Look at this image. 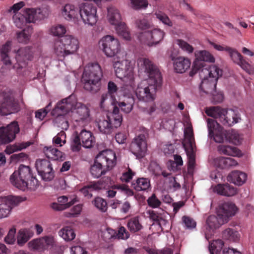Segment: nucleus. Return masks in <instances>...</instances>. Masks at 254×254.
<instances>
[{
	"label": "nucleus",
	"mask_w": 254,
	"mask_h": 254,
	"mask_svg": "<svg viewBox=\"0 0 254 254\" xmlns=\"http://www.w3.org/2000/svg\"><path fill=\"white\" fill-rule=\"evenodd\" d=\"M137 66L139 74L146 76L148 78L135 86L133 70L132 80L127 78H120L128 83L125 85V93L127 94L129 91L132 93V96L134 94L138 100L144 102L153 101L156 98L157 88L161 84V72L157 66L146 58H139L137 60Z\"/></svg>",
	"instance_id": "nucleus-1"
},
{
	"label": "nucleus",
	"mask_w": 254,
	"mask_h": 254,
	"mask_svg": "<svg viewBox=\"0 0 254 254\" xmlns=\"http://www.w3.org/2000/svg\"><path fill=\"white\" fill-rule=\"evenodd\" d=\"M51 114L52 116L56 117L54 121L55 126L64 130H67L69 127L68 121L64 117L65 115L70 114L71 121L75 127H84L91 120L89 109L78 102L74 94L58 102Z\"/></svg>",
	"instance_id": "nucleus-2"
},
{
	"label": "nucleus",
	"mask_w": 254,
	"mask_h": 254,
	"mask_svg": "<svg viewBox=\"0 0 254 254\" xmlns=\"http://www.w3.org/2000/svg\"><path fill=\"white\" fill-rule=\"evenodd\" d=\"M98 46L107 57H115L113 66L118 78L132 80L134 62L128 59L127 53L122 51L118 39L113 35H105L99 40Z\"/></svg>",
	"instance_id": "nucleus-3"
},
{
	"label": "nucleus",
	"mask_w": 254,
	"mask_h": 254,
	"mask_svg": "<svg viewBox=\"0 0 254 254\" xmlns=\"http://www.w3.org/2000/svg\"><path fill=\"white\" fill-rule=\"evenodd\" d=\"M66 27L62 24L52 26L48 30L49 34L61 38L55 41L53 46V54L59 61H63L69 55L74 54L79 49V41L75 36L67 34Z\"/></svg>",
	"instance_id": "nucleus-4"
},
{
	"label": "nucleus",
	"mask_w": 254,
	"mask_h": 254,
	"mask_svg": "<svg viewBox=\"0 0 254 254\" xmlns=\"http://www.w3.org/2000/svg\"><path fill=\"white\" fill-rule=\"evenodd\" d=\"M237 211V208L234 203L225 202L220 205L217 210V216L210 215L206 219V226L203 230L206 239L208 241L215 230L227 223Z\"/></svg>",
	"instance_id": "nucleus-5"
},
{
	"label": "nucleus",
	"mask_w": 254,
	"mask_h": 254,
	"mask_svg": "<svg viewBox=\"0 0 254 254\" xmlns=\"http://www.w3.org/2000/svg\"><path fill=\"white\" fill-rule=\"evenodd\" d=\"M222 75V70L216 65L210 66L209 68H203L199 72V76L202 79L200 90L206 94H211L217 103L222 102L223 99L221 93L215 95L217 81Z\"/></svg>",
	"instance_id": "nucleus-6"
},
{
	"label": "nucleus",
	"mask_w": 254,
	"mask_h": 254,
	"mask_svg": "<svg viewBox=\"0 0 254 254\" xmlns=\"http://www.w3.org/2000/svg\"><path fill=\"white\" fill-rule=\"evenodd\" d=\"M117 164L115 153L111 150L101 151L96 156L90 167V173L94 178H99L112 170Z\"/></svg>",
	"instance_id": "nucleus-7"
},
{
	"label": "nucleus",
	"mask_w": 254,
	"mask_h": 254,
	"mask_svg": "<svg viewBox=\"0 0 254 254\" xmlns=\"http://www.w3.org/2000/svg\"><path fill=\"white\" fill-rule=\"evenodd\" d=\"M102 77V72L99 64L97 63L88 64L85 67L82 76L84 89L92 92L97 91Z\"/></svg>",
	"instance_id": "nucleus-8"
},
{
	"label": "nucleus",
	"mask_w": 254,
	"mask_h": 254,
	"mask_svg": "<svg viewBox=\"0 0 254 254\" xmlns=\"http://www.w3.org/2000/svg\"><path fill=\"white\" fill-rule=\"evenodd\" d=\"M207 116L218 120L224 126H232L241 120L240 115L238 111L227 110L219 106L206 108L205 110Z\"/></svg>",
	"instance_id": "nucleus-9"
},
{
	"label": "nucleus",
	"mask_w": 254,
	"mask_h": 254,
	"mask_svg": "<svg viewBox=\"0 0 254 254\" xmlns=\"http://www.w3.org/2000/svg\"><path fill=\"white\" fill-rule=\"evenodd\" d=\"M187 127L184 129V139L183 145L188 158V170L192 172L194 169L195 159V145L191 125L187 122Z\"/></svg>",
	"instance_id": "nucleus-10"
},
{
	"label": "nucleus",
	"mask_w": 254,
	"mask_h": 254,
	"mask_svg": "<svg viewBox=\"0 0 254 254\" xmlns=\"http://www.w3.org/2000/svg\"><path fill=\"white\" fill-rule=\"evenodd\" d=\"M78 15L83 23L88 26L95 25L98 20L97 8L93 3L82 1L78 4Z\"/></svg>",
	"instance_id": "nucleus-11"
},
{
	"label": "nucleus",
	"mask_w": 254,
	"mask_h": 254,
	"mask_svg": "<svg viewBox=\"0 0 254 254\" xmlns=\"http://www.w3.org/2000/svg\"><path fill=\"white\" fill-rule=\"evenodd\" d=\"M19 107L12 93L9 91L0 92V115L7 116L17 112Z\"/></svg>",
	"instance_id": "nucleus-12"
},
{
	"label": "nucleus",
	"mask_w": 254,
	"mask_h": 254,
	"mask_svg": "<svg viewBox=\"0 0 254 254\" xmlns=\"http://www.w3.org/2000/svg\"><path fill=\"white\" fill-rule=\"evenodd\" d=\"M31 168L28 166L20 165L17 170L15 171L10 177V182L15 187L25 190L26 189V181L32 177Z\"/></svg>",
	"instance_id": "nucleus-13"
},
{
	"label": "nucleus",
	"mask_w": 254,
	"mask_h": 254,
	"mask_svg": "<svg viewBox=\"0 0 254 254\" xmlns=\"http://www.w3.org/2000/svg\"><path fill=\"white\" fill-rule=\"evenodd\" d=\"M165 33L159 28L142 32L138 35V39L142 44L149 47L155 46L163 39Z\"/></svg>",
	"instance_id": "nucleus-14"
},
{
	"label": "nucleus",
	"mask_w": 254,
	"mask_h": 254,
	"mask_svg": "<svg viewBox=\"0 0 254 254\" xmlns=\"http://www.w3.org/2000/svg\"><path fill=\"white\" fill-rule=\"evenodd\" d=\"M207 127L208 130V135L213 138L214 140L217 143H222L227 141L228 131L225 130L214 120L207 119Z\"/></svg>",
	"instance_id": "nucleus-15"
},
{
	"label": "nucleus",
	"mask_w": 254,
	"mask_h": 254,
	"mask_svg": "<svg viewBox=\"0 0 254 254\" xmlns=\"http://www.w3.org/2000/svg\"><path fill=\"white\" fill-rule=\"evenodd\" d=\"M25 200L18 196L8 195L2 197L0 203V219L7 217L12 209Z\"/></svg>",
	"instance_id": "nucleus-16"
},
{
	"label": "nucleus",
	"mask_w": 254,
	"mask_h": 254,
	"mask_svg": "<svg viewBox=\"0 0 254 254\" xmlns=\"http://www.w3.org/2000/svg\"><path fill=\"white\" fill-rule=\"evenodd\" d=\"M195 59L193 62L192 70L190 72V75L192 76L197 71H201L203 68H209L205 67L206 64L205 62L214 63L215 58L208 51L206 50L198 51L195 52Z\"/></svg>",
	"instance_id": "nucleus-17"
},
{
	"label": "nucleus",
	"mask_w": 254,
	"mask_h": 254,
	"mask_svg": "<svg viewBox=\"0 0 254 254\" xmlns=\"http://www.w3.org/2000/svg\"><path fill=\"white\" fill-rule=\"evenodd\" d=\"M20 131L17 122H12L6 127H0V145L8 144L16 137Z\"/></svg>",
	"instance_id": "nucleus-18"
},
{
	"label": "nucleus",
	"mask_w": 254,
	"mask_h": 254,
	"mask_svg": "<svg viewBox=\"0 0 254 254\" xmlns=\"http://www.w3.org/2000/svg\"><path fill=\"white\" fill-rule=\"evenodd\" d=\"M55 245L54 237L49 235L30 241L27 244V246L30 250L42 252L54 247Z\"/></svg>",
	"instance_id": "nucleus-19"
},
{
	"label": "nucleus",
	"mask_w": 254,
	"mask_h": 254,
	"mask_svg": "<svg viewBox=\"0 0 254 254\" xmlns=\"http://www.w3.org/2000/svg\"><path fill=\"white\" fill-rule=\"evenodd\" d=\"M35 166L38 174L45 181H50L54 178V171L50 161L47 159H38Z\"/></svg>",
	"instance_id": "nucleus-20"
},
{
	"label": "nucleus",
	"mask_w": 254,
	"mask_h": 254,
	"mask_svg": "<svg viewBox=\"0 0 254 254\" xmlns=\"http://www.w3.org/2000/svg\"><path fill=\"white\" fill-rule=\"evenodd\" d=\"M147 147L145 135L140 134L134 138L130 145V150L136 157L142 158L146 154Z\"/></svg>",
	"instance_id": "nucleus-21"
},
{
	"label": "nucleus",
	"mask_w": 254,
	"mask_h": 254,
	"mask_svg": "<svg viewBox=\"0 0 254 254\" xmlns=\"http://www.w3.org/2000/svg\"><path fill=\"white\" fill-rule=\"evenodd\" d=\"M17 63L13 66L14 68L18 70L25 67L28 61L31 60L32 55L29 47H22L17 51H14Z\"/></svg>",
	"instance_id": "nucleus-22"
},
{
	"label": "nucleus",
	"mask_w": 254,
	"mask_h": 254,
	"mask_svg": "<svg viewBox=\"0 0 254 254\" xmlns=\"http://www.w3.org/2000/svg\"><path fill=\"white\" fill-rule=\"evenodd\" d=\"M111 119L108 116L98 123V128L101 132L106 134H109L113 132L115 128L121 126V118Z\"/></svg>",
	"instance_id": "nucleus-23"
},
{
	"label": "nucleus",
	"mask_w": 254,
	"mask_h": 254,
	"mask_svg": "<svg viewBox=\"0 0 254 254\" xmlns=\"http://www.w3.org/2000/svg\"><path fill=\"white\" fill-rule=\"evenodd\" d=\"M227 52L232 60L247 73L251 74L254 72L253 66L244 60L241 54L236 49L230 47Z\"/></svg>",
	"instance_id": "nucleus-24"
},
{
	"label": "nucleus",
	"mask_w": 254,
	"mask_h": 254,
	"mask_svg": "<svg viewBox=\"0 0 254 254\" xmlns=\"http://www.w3.org/2000/svg\"><path fill=\"white\" fill-rule=\"evenodd\" d=\"M78 6L69 3L64 4L61 10V15L65 20L74 23L78 21Z\"/></svg>",
	"instance_id": "nucleus-25"
},
{
	"label": "nucleus",
	"mask_w": 254,
	"mask_h": 254,
	"mask_svg": "<svg viewBox=\"0 0 254 254\" xmlns=\"http://www.w3.org/2000/svg\"><path fill=\"white\" fill-rule=\"evenodd\" d=\"M28 23H36L46 17V11L40 8H27L24 9Z\"/></svg>",
	"instance_id": "nucleus-26"
},
{
	"label": "nucleus",
	"mask_w": 254,
	"mask_h": 254,
	"mask_svg": "<svg viewBox=\"0 0 254 254\" xmlns=\"http://www.w3.org/2000/svg\"><path fill=\"white\" fill-rule=\"evenodd\" d=\"M125 86L123 87L124 98L122 101H119L118 106L121 110L125 113L128 114L130 113L132 109L134 104L133 96H132V93L128 91V94L125 93Z\"/></svg>",
	"instance_id": "nucleus-27"
},
{
	"label": "nucleus",
	"mask_w": 254,
	"mask_h": 254,
	"mask_svg": "<svg viewBox=\"0 0 254 254\" xmlns=\"http://www.w3.org/2000/svg\"><path fill=\"white\" fill-rule=\"evenodd\" d=\"M43 151L47 158L53 160L63 161L65 159V155L64 152L51 146L44 147Z\"/></svg>",
	"instance_id": "nucleus-28"
},
{
	"label": "nucleus",
	"mask_w": 254,
	"mask_h": 254,
	"mask_svg": "<svg viewBox=\"0 0 254 254\" xmlns=\"http://www.w3.org/2000/svg\"><path fill=\"white\" fill-rule=\"evenodd\" d=\"M247 180V174L238 170L232 171L227 177V180L229 182L238 186L244 184Z\"/></svg>",
	"instance_id": "nucleus-29"
},
{
	"label": "nucleus",
	"mask_w": 254,
	"mask_h": 254,
	"mask_svg": "<svg viewBox=\"0 0 254 254\" xmlns=\"http://www.w3.org/2000/svg\"><path fill=\"white\" fill-rule=\"evenodd\" d=\"M190 61L188 58L179 57L174 60V68L177 73L185 72L190 68Z\"/></svg>",
	"instance_id": "nucleus-30"
},
{
	"label": "nucleus",
	"mask_w": 254,
	"mask_h": 254,
	"mask_svg": "<svg viewBox=\"0 0 254 254\" xmlns=\"http://www.w3.org/2000/svg\"><path fill=\"white\" fill-rule=\"evenodd\" d=\"M107 19L108 22L114 26L123 21L120 11L113 6L107 8Z\"/></svg>",
	"instance_id": "nucleus-31"
},
{
	"label": "nucleus",
	"mask_w": 254,
	"mask_h": 254,
	"mask_svg": "<svg viewBox=\"0 0 254 254\" xmlns=\"http://www.w3.org/2000/svg\"><path fill=\"white\" fill-rule=\"evenodd\" d=\"M34 236V232L29 228L20 229L17 234L16 242L20 246H23Z\"/></svg>",
	"instance_id": "nucleus-32"
},
{
	"label": "nucleus",
	"mask_w": 254,
	"mask_h": 254,
	"mask_svg": "<svg viewBox=\"0 0 254 254\" xmlns=\"http://www.w3.org/2000/svg\"><path fill=\"white\" fill-rule=\"evenodd\" d=\"M213 162L216 167L222 169L234 167L238 165L235 159L230 157H218L215 158Z\"/></svg>",
	"instance_id": "nucleus-33"
},
{
	"label": "nucleus",
	"mask_w": 254,
	"mask_h": 254,
	"mask_svg": "<svg viewBox=\"0 0 254 254\" xmlns=\"http://www.w3.org/2000/svg\"><path fill=\"white\" fill-rule=\"evenodd\" d=\"M117 91L118 87L116 84L113 81H109L108 83V93L102 95L101 105L103 106V104L108 99L110 100H112V103L115 104Z\"/></svg>",
	"instance_id": "nucleus-34"
},
{
	"label": "nucleus",
	"mask_w": 254,
	"mask_h": 254,
	"mask_svg": "<svg viewBox=\"0 0 254 254\" xmlns=\"http://www.w3.org/2000/svg\"><path fill=\"white\" fill-rule=\"evenodd\" d=\"M77 136L82 142L84 147L90 148L93 146L95 142V139L90 131L82 129Z\"/></svg>",
	"instance_id": "nucleus-35"
},
{
	"label": "nucleus",
	"mask_w": 254,
	"mask_h": 254,
	"mask_svg": "<svg viewBox=\"0 0 254 254\" xmlns=\"http://www.w3.org/2000/svg\"><path fill=\"white\" fill-rule=\"evenodd\" d=\"M32 33L33 30L31 27L25 28L20 31H17L15 34L16 40L19 43L27 44L30 41Z\"/></svg>",
	"instance_id": "nucleus-36"
},
{
	"label": "nucleus",
	"mask_w": 254,
	"mask_h": 254,
	"mask_svg": "<svg viewBox=\"0 0 254 254\" xmlns=\"http://www.w3.org/2000/svg\"><path fill=\"white\" fill-rule=\"evenodd\" d=\"M218 151L222 154L237 157L242 156V152L237 147L230 145H220L218 147Z\"/></svg>",
	"instance_id": "nucleus-37"
},
{
	"label": "nucleus",
	"mask_w": 254,
	"mask_h": 254,
	"mask_svg": "<svg viewBox=\"0 0 254 254\" xmlns=\"http://www.w3.org/2000/svg\"><path fill=\"white\" fill-rule=\"evenodd\" d=\"M95 184H98L100 190L102 189H107L112 188V189H117L118 190H125V187L121 185H114V181L109 177H105L102 179L101 180L97 182H94Z\"/></svg>",
	"instance_id": "nucleus-38"
},
{
	"label": "nucleus",
	"mask_w": 254,
	"mask_h": 254,
	"mask_svg": "<svg viewBox=\"0 0 254 254\" xmlns=\"http://www.w3.org/2000/svg\"><path fill=\"white\" fill-rule=\"evenodd\" d=\"M153 16L146 15L142 19H136L135 21V26L139 29L145 30L152 26V18Z\"/></svg>",
	"instance_id": "nucleus-39"
},
{
	"label": "nucleus",
	"mask_w": 254,
	"mask_h": 254,
	"mask_svg": "<svg viewBox=\"0 0 254 254\" xmlns=\"http://www.w3.org/2000/svg\"><path fill=\"white\" fill-rule=\"evenodd\" d=\"M139 216H135L128 220L127 227L131 233H136L141 230L143 226Z\"/></svg>",
	"instance_id": "nucleus-40"
},
{
	"label": "nucleus",
	"mask_w": 254,
	"mask_h": 254,
	"mask_svg": "<svg viewBox=\"0 0 254 254\" xmlns=\"http://www.w3.org/2000/svg\"><path fill=\"white\" fill-rule=\"evenodd\" d=\"M117 33L124 39L129 40L130 39V34L128 28L123 21L114 26Z\"/></svg>",
	"instance_id": "nucleus-41"
},
{
	"label": "nucleus",
	"mask_w": 254,
	"mask_h": 254,
	"mask_svg": "<svg viewBox=\"0 0 254 254\" xmlns=\"http://www.w3.org/2000/svg\"><path fill=\"white\" fill-rule=\"evenodd\" d=\"M31 143L29 141L26 142L16 143L12 145H8L6 147L4 152L10 155L15 152L19 151L23 149H25L30 146Z\"/></svg>",
	"instance_id": "nucleus-42"
},
{
	"label": "nucleus",
	"mask_w": 254,
	"mask_h": 254,
	"mask_svg": "<svg viewBox=\"0 0 254 254\" xmlns=\"http://www.w3.org/2000/svg\"><path fill=\"white\" fill-rule=\"evenodd\" d=\"M98 186V184L93 182L80 189L79 191L85 197L90 198L92 197V192L93 191L100 190V187Z\"/></svg>",
	"instance_id": "nucleus-43"
},
{
	"label": "nucleus",
	"mask_w": 254,
	"mask_h": 254,
	"mask_svg": "<svg viewBox=\"0 0 254 254\" xmlns=\"http://www.w3.org/2000/svg\"><path fill=\"white\" fill-rule=\"evenodd\" d=\"M12 19L15 26L18 28H22L28 23L27 17L24 13V10L22 13L21 12L15 13L12 17Z\"/></svg>",
	"instance_id": "nucleus-44"
},
{
	"label": "nucleus",
	"mask_w": 254,
	"mask_h": 254,
	"mask_svg": "<svg viewBox=\"0 0 254 254\" xmlns=\"http://www.w3.org/2000/svg\"><path fill=\"white\" fill-rule=\"evenodd\" d=\"M133 185L134 189L137 191L146 190L150 186V181L147 178H139Z\"/></svg>",
	"instance_id": "nucleus-45"
},
{
	"label": "nucleus",
	"mask_w": 254,
	"mask_h": 254,
	"mask_svg": "<svg viewBox=\"0 0 254 254\" xmlns=\"http://www.w3.org/2000/svg\"><path fill=\"white\" fill-rule=\"evenodd\" d=\"M59 235L66 241H71L74 239L75 234L69 227H65L59 231Z\"/></svg>",
	"instance_id": "nucleus-46"
},
{
	"label": "nucleus",
	"mask_w": 254,
	"mask_h": 254,
	"mask_svg": "<svg viewBox=\"0 0 254 254\" xmlns=\"http://www.w3.org/2000/svg\"><path fill=\"white\" fill-rule=\"evenodd\" d=\"M223 246L224 243L221 240L213 241L209 244V251L210 254H219Z\"/></svg>",
	"instance_id": "nucleus-47"
},
{
	"label": "nucleus",
	"mask_w": 254,
	"mask_h": 254,
	"mask_svg": "<svg viewBox=\"0 0 254 254\" xmlns=\"http://www.w3.org/2000/svg\"><path fill=\"white\" fill-rule=\"evenodd\" d=\"M148 5L147 0H129V5L134 10L146 9Z\"/></svg>",
	"instance_id": "nucleus-48"
},
{
	"label": "nucleus",
	"mask_w": 254,
	"mask_h": 254,
	"mask_svg": "<svg viewBox=\"0 0 254 254\" xmlns=\"http://www.w3.org/2000/svg\"><path fill=\"white\" fill-rule=\"evenodd\" d=\"M223 237L230 241L235 242L239 239L240 235L237 231L228 228L223 232Z\"/></svg>",
	"instance_id": "nucleus-49"
},
{
	"label": "nucleus",
	"mask_w": 254,
	"mask_h": 254,
	"mask_svg": "<svg viewBox=\"0 0 254 254\" xmlns=\"http://www.w3.org/2000/svg\"><path fill=\"white\" fill-rule=\"evenodd\" d=\"M155 18L161 21L163 24L167 25L169 27L173 26V22L170 19L168 15L165 13L159 11L154 14Z\"/></svg>",
	"instance_id": "nucleus-50"
},
{
	"label": "nucleus",
	"mask_w": 254,
	"mask_h": 254,
	"mask_svg": "<svg viewBox=\"0 0 254 254\" xmlns=\"http://www.w3.org/2000/svg\"><path fill=\"white\" fill-rule=\"evenodd\" d=\"M92 203L95 207L100 211L105 212L107 210V204L103 198L97 197L94 199Z\"/></svg>",
	"instance_id": "nucleus-51"
},
{
	"label": "nucleus",
	"mask_w": 254,
	"mask_h": 254,
	"mask_svg": "<svg viewBox=\"0 0 254 254\" xmlns=\"http://www.w3.org/2000/svg\"><path fill=\"white\" fill-rule=\"evenodd\" d=\"M174 161H170L168 163V167L173 171H176L178 167L183 165V161L181 156L174 155Z\"/></svg>",
	"instance_id": "nucleus-52"
},
{
	"label": "nucleus",
	"mask_w": 254,
	"mask_h": 254,
	"mask_svg": "<svg viewBox=\"0 0 254 254\" xmlns=\"http://www.w3.org/2000/svg\"><path fill=\"white\" fill-rule=\"evenodd\" d=\"M16 229L15 227L9 229L6 236L4 237V241L8 245H13L16 241L15 233Z\"/></svg>",
	"instance_id": "nucleus-53"
},
{
	"label": "nucleus",
	"mask_w": 254,
	"mask_h": 254,
	"mask_svg": "<svg viewBox=\"0 0 254 254\" xmlns=\"http://www.w3.org/2000/svg\"><path fill=\"white\" fill-rule=\"evenodd\" d=\"M227 141L235 144H239L241 142L242 138L239 134L235 130H229L228 132Z\"/></svg>",
	"instance_id": "nucleus-54"
},
{
	"label": "nucleus",
	"mask_w": 254,
	"mask_h": 254,
	"mask_svg": "<svg viewBox=\"0 0 254 254\" xmlns=\"http://www.w3.org/2000/svg\"><path fill=\"white\" fill-rule=\"evenodd\" d=\"M66 135L64 131H61L53 139V142L56 145L62 146L66 142Z\"/></svg>",
	"instance_id": "nucleus-55"
},
{
	"label": "nucleus",
	"mask_w": 254,
	"mask_h": 254,
	"mask_svg": "<svg viewBox=\"0 0 254 254\" xmlns=\"http://www.w3.org/2000/svg\"><path fill=\"white\" fill-rule=\"evenodd\" d=\"M166 213L159 218L156 223L160 227L161 231L163 232H168L170 229V226L168 221L166 219Z\"/></svg>",
	"instance_id": "nucleus-56"
},
{
	"label": "nucleus",
	"mask_w": 254,
	"mask_h": 254,
	"mask_svg": "<svg viewBox=\"0 0 254 254\" xmlns=\"http://www.w3.org/2000/svg\"><path fill=\"white\" fill-rule=\"evenodd\" d=\"M176 44L183 51L188 54L191 53L193 51L192 46L183 40H177L176 41Z\"/></svg>",
	"instance_id": "nucleus-57"
},
{
	"label": "nucleus",
	"mask_w": 254,
	"mask_h": 254,
	"mask_svg": "<svg viewBox=\"0 0 254 254\" xmlns=\"http://www.w3.org/2000/svg\"><path fill=\"white\" fill-rule=\"evenodd\" d=\"M146 214L150 219L157 223L162 215L165 214V212L163 210H161L160 212L154 210H148L146 211Z\"/></svg>",
	"instance_id": "nucleus-58"
},
{
	"label": "nucleus",
	"mask_w": 254,
	"mask_h": 254,
	"mask_svg": "<svg viewBox=\"0 0 254 254\" xmlns=\"http://www.w3.org/2000/svg\"><path fill=\"white\" fill-rule=\"evenodd\" d=\"M68 197L64 195L60 196L58 198V202L60 204H62V205H64L65 209L69 208L76 201H77L76 198L73 199L69 202L68 201Z\"/></svg>",
	"instance_id": "nucleus-59"
},
{
	"label": "nucleus",
	"mask_w": 254,
	"mask_h": 254,
	"mask_svg": "<svg viewBox=\"0 0 254 254\" xmlns=\"http://www.w3.org/2000/svg\"><path fill=\"white\" fill-rule=\"evenodd\" d=\"M52 104L50 103L45 108L37 110L35 112V118L40 121H42L50 111L49 107H51Z\"/></svg>",
	"instance_id": "nucleus-60"
},
{
	"label": "nucleus",
	"mask_w": 254,
	"mask_h": 254,
	"mask_svg": "<svg viewBox=\"0 0 254 254\" xmlns=\"http://www.w3.org/2000/svg\"><path fill=\"white\" fill-rule=\"evenodd\" d=\"M148 205L153 208L159 207L161 204V201L157 198L155 194H153L147 200Z\"/></svg>",
	"instance_id": "nucleus-61"
},
{
	"label": "nucleus",
	"mask_w": 254,
	"mask_h": 254,
	"mask_svg": "<svg viewBox=\"0 0 254 254\" xmlns=\"http://www.w3.org/2000/svg\"><path fill=\"white\" fill-rule=\"evenodd\" d=\"M27 184L26 189L30 190H35L39 186V182L37 179L33 176V174L30 178L26 181Z\"/></svg>",
	"instance_id": "nucleus-62"
},
{
	"label": "nucleus",
	"mask_w": 254,
	"mask_h": 254,
	"mask_svg": "<svg viewBox=\"0 0 254 254\" xmlns=\"http://www.w3.org/2000/svg\"><path fill=\"white\" fill-rule=\"evenodd\" d=\"M226 187L227 184L223 185L218 184L216 186H212L211 189L213 192H216L218 194L227 196V194L225 193H226Z\"/></svg>",
	"instance_id": "nucleus-63"
},
{
	"label": "nucleus",
	"mask_w": 254,
	"mask_h": 254,
	"mask_svg": "<svg viewBox=\"0 0 254 254\" xmlns=\"http://www.w3.org/2000/svg\"><path fill=\"white\" fill-rule=\"evenodd\" d=\"M182 221L185 227L187 229H193L196 227V222L192 218L190 217L183 216Z\"/></svg>",
	"instance_id": "nucleus-64"
}]
</instances>
